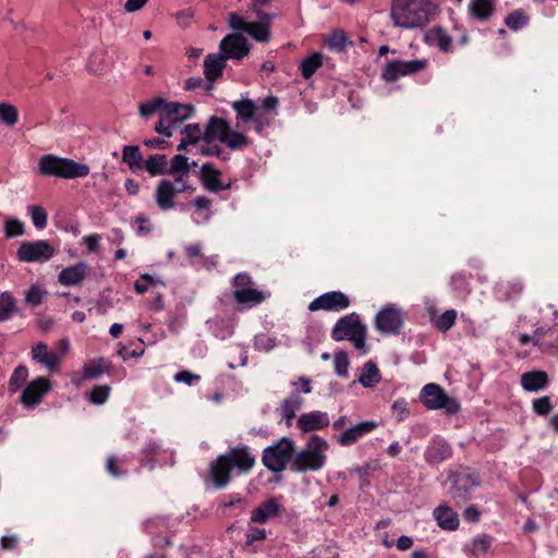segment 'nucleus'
<instances>
[{"mask_svg":"<svg viewBox=\"0 0 558 558\" xmlns=\"http://www.w3.org/2000/svg\"><path fill=\"white\" fill-rule=\"evenodd\" d=\"M232 469L222 454L218 456L209 463L207 478L211 485L221 489L229 485L232 480Z\"/></svg>","mask_w":558,"mask_h":558,"instance_id":"a211bd4d","label":"nucleus"},{"mask_svg":"<svg viewBox=\"0 0 558 558\" xmlns=\"http://www.w3.org/2000/svg\"><path fill=\"white\" fill-rule=\"evenodd\" d=\"M109 393L110 387L108 385H97L89 392L88 400L93 404L101 405L108 400Z\"/></svg>","mask_w":558,"mask_h":558,"instance_id":"4d7b16f0","label":"nucleus"},{"mask_svg":"<svg viewBox=\"0 0 558 558\" xmlns=\"http://www.w3.org/2000/svg\"><path fill=\"white\" fill-rule=\"evenodd\" d=\"M350 306L349 296L341 291L326 292L314 299L307 306L310 312H340Z\"/></svg>","mask_w":558,"mask_h":558,"instance_id":"2eb2a0df","label":"nucleus"},{"mask_svg":"<svg viewBox=\"0 0 558 558\" xmlns=\"http://www.w3.org/2000/svg\"><path fill=\"white\" fill-rule=\"evenodd\" d=\"M122 160L133 172L143 169L144 159L138 146H124L122 149Z\"/></svg>","mask_w":558,"mask_h":558,"instance_id":"4c0bfd02","label":"nucleus"},{"mask_svg":"<svg viewBox=\"0 0 558 558\" xmlns=\"http://www.w3.org/2000/svg\"><path fill=\"white\" fill-rule=\"evenodd\" d=\"M329 424L328 413L318 410L303 413L296 421V427L303 433L319 430L329 426Z\"/></svg>","mask_w":558,"mask_h":558,"instance_id":"5701e85b","label":"nucleus"},{"mask_svg":"<svg viewBox=\"0 0 558 558\" xmlns=\"http://www.w3.org/2000/svg\"><path fill=\"white\" fill-rule=\"evenodd\" d=\"M142 530L150 537V543L155 549H165L172 546L173 533L170 531L168 517H150L142 522Z\"/></svg>","mask_w":558,"mask_h":558,"instance_id":"6e6552de","label":"nucleus"},{"mask_svg":"<svg viewBox=\"0 0 558 558\" xmlns=\"http://www.w3.org/2000/svg\"><path fill=\"white\" fill-rule=\"evenodd\" d=\"M190 163L189 158L184 155H175L170 162L168 168V174L170 175H189Z\"/></svg>","mask_w":558,"mask_h":558,"instance_id":"864d4df0","label":"nucleus"},{"mask_svg":"<svg viewBox=\"0 0 558 558\" xmlns=\"http://www.w3.org/2000/svg\"><path fill=\"white\" fill-rule=\"evenodd\" d=\"M295 445L291 438L281 437L276 444L263 450L262 462L274 473L282 472L291 461Z\"/></svg>","mask_w":558,"mask_h":558,"instance_id":"0eeeda50","label":"nucleus"},{"mask_svg":"<svg viewBox=\"0 0 558 558\" xmlns=\"http://www.w3.org/2000/svg\"><path fill=\"white\" fill-rule=\"evenodd\" d=\"M451 456V446L445 439L438 437L430 440L424 452L425 461L430 465L439 464Z\"/></svg>","mask_w":558,"mask_h":558,"instance_id":"b1692460","label":"nucleus"},{"mask_svg":"<svg viewBox=\"0 0 558 558\" xmlns=\"http://www.w3.org/2000/svg\"><path fill=\"white\" fill-rule=\"evenodd\" d=\"M523 290V282L519 279H514L499 282L495 289V293L500 301H514L521 296Z\"/></svg>","mask_w":558,"mask_h":558,"instance_id":"2f4dec72","label":"nucleus"},{"mask_svg":"<svg viewBox=\"0 0 558 558\" xmlns=\"http://www.w3.org/2000/svg\"><path fill=\"white\" fill-rule=\"evenodd\" d=\"M404 324V314L396 304H387L375 316L376 330L386 336L399 335Z\"/></svg>","mask_w":558,"mask_h":558,"instance_id":"9d476101","label":"nucleus"},{"mask_svg":"<svg viewBox=\"0 0 558 558\" xmlns=\"http://www.w3.org/2000/svg\"><path fill=\"white\" fill-rule=\"evenodd\" d=\"M420 399L428 410L445 409L447 413L454 414L460 409L459 403L450 399L437 384L425 385L421 391Z\"/></svg>","mask_w":558,"mask_h":558,"instance_id":"9b49d317","label":"nucleus"},{"mask_svg":"<svg viewBox=\"0 0 558 558\" xmlns=\"http://www.w3.org/2000/svg\"><path fill=\"white\" fill-rule=\"evenodd\" d=\"M529 23L530 16L523 9L510 12L505 19V24L513 32L523 29Z\"/></svg>","mask_w":558,"mask_h":558,"instance_id":"a19ab883","label":"nucleus"},{"mask_svg":"<svg viewBox=\"0 0 558 558\" xmlns=\"http://www.w3.org/2000/svg\"><path fill=\"white\" fill-rule=\"evenodd\" d=\"M51 389V381L47 377H36L24 388L21 402L25 408H34L41 402L44 396Z\"/></svg>","mask_w":558,"mask_h":558,"instance_id":"dca6fc26","label":"nucleus"},{"mask_svg":"<svg viewBox=\"0 0 558 558\" xmlns=\"http://www.w3.org/2000/svg\"><path fill=\"white\" fill-rule=\"evenodd\" d=\"M54 247L46 240L23 242L17 248L16 256L23 263H43L54 255Z\"/></svg>","mask_w":558,"mask_h":558,"instance_id":"ddd939ff","label":"nucleus"},{"mask_svg":"<svg viewBox=\"0 0 558 558\" xmlns=\"http://www.w3.org/2000/svg\"><path fill=\"white\" fill-rule=\"evenodd\" d=\"M28 378V368L25 365H19L14 368L10 380L9 390L11 392L19 391Z\"/></svg>","mask_w":558,"mask_h":558,"instance_id":"603ef678","label":"nucleus"},{"mask_svg":"<svg viewBox=\"0 0 558 558\" xmlns=\"http://www.w3.org/2000/svg\"><path fill=\"white\" fill-rule=\"evenodd\" d=\"M246 33L258 43H268L271 37L267 22H251Z\"/></svg>","mask_w":558,"mask_h":558,"instance_id":"c03bdc74","label":"nucleus"},{"mask_svg":"<svg viewBox=\"0 0 558 558\" xmlns=\"http://www.w3.org/2000/svg\"><path fill=\"white\" fill-rule=\"evenodd\" d=\"M167 106L168 101L165 98L156 97L149 101L140 105V114L143 118H148L157 111L163 112Z\"/></svg>","mask_w":558,"mask_h":558,"instance_id":"8fccbe9b","label":"nucleus"},{"mask_svg":"<svg viewBox=\"0 0 558 558\" xmlns=\"http://www.w3.org/2000/svg\"><path fill=\"white\" fill-rule=\"evenodd\" d=\"M38 171L46 177L62 179L85 178L89 174V166L77 162L71 158L47 154L39 158Z\"/></svg>","mask_w":558,"mask_h":558,"instance_id":"7ed1b4c3","label":"nucleus"},{"mask_svg":"<svg viewBox=\"0 0 558 558\" xmlns=\"http://www.w3.org/2000/svg\"><path fill=\"white\" fill-rule=\"evenodd\" d=\"M266 537L267 533L265 529L248 525L247 531L245 533V544L250 546L255 542L266 539Z\"/></svg>","mask_w":558,"mask_h":558,"instance_id":"69168bd1","label":"nucleus"},{"mask_svg":"<svg viewBox=\"0 0 558 558\" xmlns=\"http://www.w3.org/2000/svg\"><path fill=\"white\" fill-rule=\"evenodd\" d=\"M497 0H470L469 16L480 23L489 21L496 13Z\"/></svg>","mask_w":558,"mask_h":558,"instance_id":"a878e982","label":"nucleus"},{"mask_svg":"<svg viewBox=\"0 0 558 558\" xmlns=\"http://www.w3.org/2000/svg\"><path fill=\"white\" fill-rule=\"evenodd\" d=\"M456 320L457 311L447 310L435 320V326L439 331L446 332L456 324Z\"/></svg>","mask_w":558,"mask_h":558,"instance_id":"6e6d98bb","label":"nucleus"},{"mask_svg":"<svg viewBox=\"0 0 558 558\" xmlns=\"http://www.w3.org/2000/svg\"><path fill=\"white\" fill-rule=\"evenodd\" d=\"M17 312L16 299L9 291L0 294V322L9 320Z\"/></svg>","mask_w":558,"mask_h":558,"instance_id":"ea45409f","label":"nucleus"},{"mask_svg":"<svg viewBox=\"0 0 558 558\" xmlns=\"http://www.w3.org/2000/svg\"><path fill=\"white\" fill-rule=\"evenodd\" d=\"M449 494L457 505L463 504L472 496V490L481 485L478 472L461 468L449 475Z\"/></svg>","mask_w":558,"mask_h":558,"instance_id":"423d86ee","label":"nucleus"},{"mask_svg":"<svg viewBox=\"0 0 558 558\" xmlns=\"http://www.w3.org/2000/svg\"><path fill=\"white\" fill-rule=\"evenodd\" d=\"M177 193L174 191V183L170 180H161L155 192V201L157 206L163 210H170L174 207V197Z\"/></svg>","mask_w":558,"mask_h":558,"instance_id":"cd10ccee","label":"nucleus"},{"mask_svg":"<svg viewBox=\"0 0 558 558\" xmlns=\"http://www.w3.org/2000/svg\"><path fill=\"white\" fill-rule=\"evenodd\" d=\"M47 295L46 289L38 284H32L25 292V303L32 307L39 306L45 302Z\"/></svg>","mask_w":558,"mask_h":558,"instance_id":"09e8293b","label":"nucleus"},{"mask_svg":"<svg viewBox=\"0 0 558 558\" xmlns=\"http://www.w3.org/2000/svg\"><path fill=\"white\" fill-rule=\"evenodd\" d=\"M205 141H218L231 150H243L251 144L250 138L231 129L225 118L211 116L205 125Z\"/></svg>","mask_w":558,"mask_h":558,"instance_id":"20e7f679","label":"nucleus"},{"mask_svg":"<svg viewBox=\"0 0 558 558\" xmlns=\"http://www.w3.org/2000/svg\"><path fill=\"white\" fill-rule=\"evenodd\" d=\"M492 545V537L487 534H480L472 541V553L474 555L485 554Z\"/></svg>","mask_w":558,"mask_h":558,"instance_id":"e2e57ef3","label":"nucleus"},{"mask_svg":"<svg viewBox=\"0 0 558 558\" xmlns=\"http://www.w3.org/2000/svg\"><path fill=\"white\" fill-rule=\"evenodd\" d=\"M377 427L375 421H364L343 430L337 438V442L342 447H349L355 444L365 435L372 433Z\"/></svg>","mask_w":558,"mask_h":558,"instance_id":"4be33fe9","label":"nucleus"},{"mask_svg":"<svg viewBox=\"0 0 558 558\" xmlns=\"http://www.w3.org/2000/svg\"><path fill=\"white\" fill-rule=\"evenodd\" d=\"M324 56L322 52H313L304 58L299 65L300 73L304 80L311 78L322 68Z\"/></svg>","mask_w":558,"mask_h":558,"instance_id":"c9c22d12","label":"nucleus"},{"mask_svg":"<svg viewBox=\"0 0 558 558\" xmlns=\"http://www.w3.org/2000/svg\"><path fill=\"white\" fill-rule=\"evenodd\" d=\"M233 296L238 304H245L253 307L263 303L268 296L264 291L254 288L252 277L246 272L238 274L233 278Z\"/></svg>","mask_w":558,"mask_h":558,"instance_id":"1a4fd4ad","label":"nucleus"},{"mask_svg":"<svg viewBox=\"0 0 558 558\" xmlns=\"http://www.w3.org/2000/svg\"><path fill=\"white\" fill-rule=\"evenodd\" d=\"M450 286L458 296H466L471 292L469 276L462 271L454 272L450 278Z\"/></svg>","mask_w":558,"mask_h":558,"instance_id":"a18cd8bd","label":"nucleus"},{"mask_svg":"<svg viewBox=\"0 0 558 558\" xmlns=\"http://www.w3.org/2000/svg\"><path fill=\"white\" fill-rule=\"evenodd\" d=\"M437 11L432 0H392L390 16L397 27L417 28L429 23Z\"/></svg>","mask_w":558,"mask_h":558,"instance_id":"f257e3e1","label":"nucleus"},{"mask_svg":"<svg viewBox=\"0 0 558 558\" xmlns=\"http://www.w3.org/2000/svg\"><path fill=\"white\" fill-rule=\"evenodd\" d=\"M31 357L34 362L45 366L51 373H57L60 369L61 355L54 351H50L45 342H38L32 347Z\"/></svg>","mask_w":558,"mask_h":558,"instance_id":"6ab92c4d","label":"nucleus"},{"mask_svg":"<svg viewBox=\"0 0 558 558\" xmlns=\"http://www.w3.org/2000/svg\"><path fill=\"white\" fill-rule=\"evenodd\" d=\"M88 265L80 262L75 265L62 269L58 276V281L65 287L81 283L87 276Z\"/></svg>","mask_w":558,"mask_h":558,"instance_id":"bb28decb","label":"nucleus"},{"mask_svg":"<svg viewBox=\"0 0 558 558\" xmlns=\"http://www.w3.org/2000/svg\"><path fill=\"white\" fill-rule=\"evenodd\" d=\"M380 372L377 365L369 361L364 365V371L359 378V381L366 388L373 387L380 381Z\"/></svg>","mask_w":558,"mask_h":558,"instance_id":"37998d69","label":"nucleus"},{"mask_svg":"<svg viewBox=\"0 0 558 558\" xmlns=\"http://www.w3.org/2000/svg\"><path fill=\"white\" fill-rule=\"evenodd\" d=\"M219 50L227 60H241L250 53V45L244 36L228 34L220 41Z\"/></svg>","mask_w":558,"mask_h":558,"instance_id":"f3484780","label":"nucleus"},{"mask_svg":"<svg viewBox=\"0 0 558 558\" xmlns=\"http://www.w3.org/2000/svg\"><path fill=\"white\" fill-rule=\"evenodd\" d=\"M532 408L534 413L541 416H545L553 410V404L550 398L548 396H544L535 399L533 401Z\"/></svg>","mask_w":558,"mask_h":558,"instance_id":"0e129e2a","label":"nucleus"},{"mask_svg":"<svg viewBox=\"0 0 558 558\" xmlns=\"http://www.w3.org/2000/svg\"><path fill=\"white\" fill-rule=\"evenodd\" d=\"M108 372V362L104 357H98L85 363L83 367V376L85 379L98 378Z\"/></svg>","mask_w":558,"mask_h":558,"instance_id":"79ce46f5","label":"nucleus"},{"mask_svg":"<svg viewBox=\"0 0 558 558\" xmlns=\"http://www.w3.org/2000/svg\"><path fill=\"white\" fill-rule=\"evenodd\" d=\"M28 213L32 217L33 225L37 229H44L47 226L48 217L44 207L38 205L28 206Z\"/></svg>","mask_w":558,"mask_h":558,"instance_id":"13d9d810","label":"nucleus"},{"mask_svg":"<svg viewBox=\"0 0 558 558\" xmlns=\"http://www.w3.org/2000/svg\"><path fill=\"white\" fill-rule=\"evenodd\" d=\"M433 517L439 527L446 531H456L459 529V515L452 508L446 505H439L433 511Z\"/></svg>","mask_w":558,"mask_h":558,"instance_id":"c85d7f7f","label":"nucleus"},{"mask_svg":"<svg viewBox=\"0 0 558 558\" xmlns=\"http://www.w3.org/2000/svg\"><path fill=\"white\" fill-rule=\"evenodd\" d=\"M521 385L526 391H539L547 387L548 375L543 371L526 372L521 376Z\"/></svg>","mask_w":558,"mask_h":558,"instance_id":"72a5a7b5","label":"nucleus"},{"mask_svg":"<svg viewBox=\"0 0 558 558\" xmlns=\"http://www.w3.org/2000/svg\"><path fill=\"white\" fill-rule=\"evenodd\" d=\"M143 169H145L150 177L168 174V160L163 154H155L144 160Z\"/></svg>","mask_w":558,"mask_h":558,"instance_id":"f704fd0d","label":"nucleus"},{"mask_svg":"<svg viewBox=\"0 0 558 558\" xmlns=\"http://www.w3.org/2000/svg\"><path fill=\"white\" fill-rule=\"evenodd\" d=\"M220 175L221 171L210 162L204 163L201 168V180L204 186L211 192H220L229 187L221 183Z\"/></svg>","mask_w":558,"mask_h":558,"instance_id":"c756f323","label":"nucleus"},{"mask_svg":"<svg viewBox=\"0 0 558 558\" xmlns=\"http://www.w3.org/2000/svg\"><path fill=\"white\" fill-rule=\"evenodd\" d=\"M328 448L329 445L323 437L316 434L311 435L305 447L291 461V470L298 473L320 470L327 461Z\"/></svg>","mask_w":558,"mask_h":558,"instance_id":"f03ea898","label":"nucleus"},{"mask_svg":"<svg viewBox=\"0 0 558 558\" xmlns=\"http://www.w3.org/2000/svg\"><path fill=\"white\" fill-rule=\"evenodd\" d=\"M4 232L8 238L23 235L24 225L17 219H9L4 226Z\"/></svg>","mask_w":558,"mask_h":558,"instance_id":"338daca9","label":"nucleus"},{"mask_svg":"<svg viewBox=\"0 0 558 558\" xmlns=\"http://www.w3.org/2000/svg\"><path fill=\"white\" fill-rule=\"evenodd\" d=\"M424 41L429 47H436L444 53L453 52V40L448 31L440 25L430 27L424 35Z\"/></svg>","mask_w":558,"mask_h":558,"instance_id":"aec40b11","label":"nucleus"},{"mask_svg":"<svg viewBox=\"0 0 558 558\" xmlns=\"http://www.w3.org/2000/svg\"><path fill=\"white\" fill-rule=\"evenodd\" d=\"M161 452L160 445L155 441H148L142 450L143 458L141 460V464L143 466L148 465L150 469L155 466V459Z\"/></svg>","mask_w":558,"mask_h":558,"instance_id":"3c124183","label":"nucleus"},{"mask_svg":"<svg viewBox=\"0 0 558 558\" xmlns=\"http://www.w3.org/2000/svg\"><path fill=\"white\" fill-rule=\"evenodd\" d=\"M175 126L173 125V122L170 120L169 116L166 111L160 112L159 120L155 125V131L158 134H161L166 137H170L173 134V131H175Z\"/></svg>","mask_w":558,"mask_h":558,"instance_id":"bf43d9fd","label":"nucleus"},{"mask_svg":"<svg viewBox=\"0 0 558 558\" xmlns=\"http://www.w3.org/2000/svg\"><path fill=\"white\" fill-rule=\"evenodd\" d=\"M231 107L236 112V118L244 122L252 121L256 116V106L252 99L246 98L233 101Z\"/></svg>","mask_w":558,"mask_h":558,"instance_id":"58836bf2","label":"nucleus"},{"mask_svg":"<svg viewBox=\"0 0 558 558\" xmlns=\"http://www.w3.org/2000/svg\"><path fill=\"white\" fill-rule=\"evenodd\" d=\"M302 402L303 400L299 393H293L282 401L280 411L287 426H291L292 420L295 417V412L301 408Z\"/></svg>","mask_w":558,"mask_h":558,"instance_id":"e433bc0d","label":"nucleus"},{"mask_svg":"<svg viewBox=\"0 0 558 558\" xmlns=\"http://www.w3.org/2000/svg\"><path fill=\"white\" fill-rule=\"evenodd\" d=\"M165 111L169 116L170 120L173 122L175 129H178L185 120L194 116L195 108L191 104L168 101V106Z\"/></svg>","mask_w":558,"mask_h":558,"instance_id":"7c9ffc66","label":"nucleus"},{"mask_svg":"<svg viewBox=\"0 0 558 558\" xmlns=\"http://www.w3.org/2000/svg\"><path fill=\"white\" fill-rule=\"evenodd\" d=\"M429 61L427 59L417 60H392L389 61L381 70V80L387 83H393L400 77L414 75L428 68Z\"/></svg>","mask_w":558,"mask_h":558,"instance_id":"f8f14e48","label":"nucleus"},{"mask_svg":"<svg viewBox=\"0 0 558 558\" xmlns=\"http://www.w3.org/2000/svg\"><path fill=\"white\" fill-rule=\"evenodd\" d=\"M124 459L119 460L116 456H109L106 463L107 472L113 477H122L128 474V470L122 466Z\"/></svg>","mask_w":558,"mask_h":558,"instance_id":"052dcab7","label":"nucleus"},{"mask_svg":"<svg viewBox=\"0 0 558 558\" xmlns=\"http://www.w3.org/2000/svg\"><path fill=\"white\" fill-rule=\"evenodd\" d=\"M19 121V110L10 102H0V123L12 128Z\"/></svg>","mask_w":558,"mask_h":558,"instance_id":"de8ad7c7","label":"nucleus"},{"mask_svg":"<svg viewBox=\"0 0 558 558\" xmlns=\"http://www.w3.org/2000/svg\"><path fill=\"white\" fill-rule=\"evenodd\" d=\"M283 507L276 498H269L263 501L258 507L251 511V523L266 524L274 518L281 517Z\"/></svg>","mask_w":558,"mask_h":558,"instance_id":"412c9836","label":"nucleus"},{"mask_svg":"<svg viewBox=\"0 0 558 558\" xmlns=\"http://www.w3.org/2000/svg\"><path fill=\"white\" fill-rule=\"evenodd\" d=\"M227 65V59L221 53H209L204 59V75L208 81L207 90L213 88V84L222 75Z\"/></svg>","mask_w":558,"mask_h":558,"instance_id":"393cba45","label":"nucleus"},{"mask_svg":"<svg viewBox=\"0 0 558 558\" xmlns=\"http://www.w3.org/2000/svg\"><path fill=\"white\" fill-rule=\"evenodd\" d=\"M367 328L362 324L360 315L355 312L340 317L331 330V338L337 341L348 340L354 348L363 353L366 348Z\"/></svg>","mask_w":558,"mask_h":558,"instance_id":"39448f33","label":"nucleus"},{"mask_svg":"<svg viewBox=\"0 0 558 558\" xmlns=\"http://www.w3.org/2000/svg\"><path fill=\"white\" fill-rule=\"evenodd\" d=\"M182 135L190 144H197L199 141H205V129L203 130L198 123L186 124L182 130Z\"/></svg>","mask_w":558,"mask_h":558,"instance_id":"5fc2aeb1","label":"nucleus"},{"mask_svg":"<svg viewBox=\"0 0 558 558\" xmlns=\"http://www.w3.org/2000/svg\"><path fill=\"white\" fill-rule=\"evenodd\" d=\"M229 26L233 31H241L246 33L251 22H246L241 15L235 12L229 14Z\"/></svg>","mask_w":558,"mask_h":558,"instance_id":"774afa93","label":"nucleus"},{"mask_svg":"<svg viewBox=\"0 0 558 558\" xmlns=\"http://www.w3.org/2000/svg\"><path fill=\"white\" fill-rule=\"evenodd\" d=\"M349 38L343 31H333L325 40V45L329 50L341 52L345 50Z\"/></svg>","mask_w":558,"mask_h":558,"instance_id":"49530a36","label":"nucleus"},{"mask_svg":"<svg viewBox=\"0 0 558 558\" xmlns=\"http://www.w3.org/2000/svg\"><path fill=\"white\" fill-rule=\"evenodd\" d=\"M335 373L340 377H347L349 372V357L344 351H338L333 356Z\"/></svg>","mask_w":558,"mask_h":558,"instance_id":"680f3d73","label":"nucleus"},{"mask_svg":"<svg viewBox=\"0 0 558 558\" xmlns=\"http://www.w3.org/2000/svg\"><path fill=\"white\" fill-rule=\"evenodd\" d=\"M232 470L239 474H247L254 468L256 459L246 445H238L222 453Z\"/></svg>","mask_w":558,"mask_h":558,"instance_id":"4468645a","label":"nucleus"},{"mask_svg":"<svg viewBox=\"0 0 558 558\" xmlns=\"http://www.w3.org/2000/svg\"><path fill=\"white\" fill-rule=\"evenodd\" d=\"M553 328L539 327L534 331V345L542 352H551L558 349V336Z\"/></svg>","mask_w":558,"mask_h":558,"instance_id":"473e14b6","label":"nucleus"}]
</instances>
